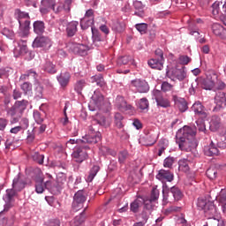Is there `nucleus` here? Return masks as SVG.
Segmentation results:
<instances>
[{
	"label": "nucleus",
	"instance_id": "37998d69",
	"mask_svg": "<svg viewBox=\"0 0 226 226\" xmlns=\"http://www.w3.org/2000/svg\"><path fill=\"white\" fill-rule=\"evenodd\" d=\"M94 23V19H90L87 18H83L80 20V27L81 29H87L88 27H91V25Z\"/></svg>",
	"mask_w": 226,
	"mask_h": 226
},
{
	"label": "nucleus",
	"instance_id": "39448f33",
	"mask_svg": "<svg viewBox=\"0 0 226 226\" xmlns=\"http://www.w3.org/2000/svg\"><path fill=\"white\" fill-rule=\"evenodd\" d=\"M87 200V193L86 192L79 190L74 194L72 207L75 211L83 207L84 202Z\"/></svg>",
	"mask_w": 226,
	"mask_h": 226
},
{
	"label": "nucleus",
	"instance_id": "864d4df0",
	"mask_svg": "<svg viewBox=\"0 0 226 226\" xmlns=\"http://www.w3.org/2000/svg\"><path fill=\"white\" fill-rule=\"evenodd\" d=\"M115 124L117 128H123V115L121 113L115 114Z\"/></svg>",
	"mask_w": 226,
	"mask_h": 226
},
{
	"label": "nucleus",
	"instance_id": "1a4fd4ad",
	"mask_svg": "<svg viewBox=\"0 0 226 226\" xmlns=\"http://www.w3.org/2000/svg\"><path fill=\"white\" fill-rule=\"evenodd\" d=\"M33 47L34 49H50L52 47V41L49 37L39 36L34 39Z\"/></svg>",
	"mask_w": 226,
	"mask_h": 226
},
{
	"label": "nucleus",
	"instance_id": "09e8293b",
	"mask_svg": "<svg viewBox=\"0 0 226 226\" xmlns=\"http://www.w3.org/2000/svg\"><path fill=\"white\" fill-rule=\"evenodd\" d=\"M217 199H218L220 205L222 207V211L225 213V211H226V193L221 192Z\"/></svg>",
	"mask_w": 226,
	"mask_h": 226
},
{
	"label": "nucleus",
	"instance_id": "5701e85b",
	"mask_svg": "<svg viewBox=\"0 0 226 226\" xmlns=\"http://www.w3.org/2000/svg\"><path fill=\"white\" fill-rule=\"evenodd\" d=\"M163 58H152L148 61V65L154 70H163Z\"/></svg>",
	"mask_w": 226,
	"mask_h": 226
},
{
	"label": "nucleus",
	"instance_id": "b1692460",
	"mask_svg": "<svg viewBox=\"0 0 226 226\" xmlns=\"http://www.w3.org/2000/svg\"><path fill=\"white\" fill-rule=\"evenodd\" d=\"M117 105L120 110H132V105L126 103L124 98L121 95H118L116 99Z\"/></svg>",
	"mask_w": 226,
	"mask_h": 226
},
{
	"label": "nucleus",
	"instance_id": "aec40b11",
	"mask_svg": "<svg viewBox=\"0 0 226 226\" xmlns=\"http://www.w3.org/2000/svg\"><path fill=\"white\" fill-rule=\"evenodd\" d=\"M56 4L55 0H41L40 11L41 13H49V10H54V6Z\"/></svg>",
	"mask_w": 226,
	"mask_h": 226
},
{
	"label": "nucleus",
	"instance_id": "13d9d810",
	"mask_svg": "<svg viewBox=\"0 0 226 226\" xmlns=\"http://www.w3.org/2000/svg\"><path fill=\"white\" fill-rule=\"evenodd\" d=\"M196 124L199 132H204V133H206L207 130H206V123L204 122V119L197 120Z\"/></svg>",
	"mask_w": 226,
	"mask_h": 226
},
{
	"label": "nucleus",
	"instance_id": "7ed1b4c3",
	"mask_svg": "<svg viewBox=\"0 0 226 226\" xmlns=\"http://www.w3.org/2000/svg\"><path fill=\"white\" fill-rule=\"evenodd\" d=\"M15 15H17L18 22L19 24V30L18 32L19 36H20V38H27V36H29V29H31L29 26H31L29 13L22 11L20 9H17L15 11Z\"/></svg>",
	"mask_w": 226,
	"mask_h": 226
},
{
	"label": "nucleus",
	"instance_id": "603ef678",
	"mask_svg": "<svg viewBox=\"0 0 226 226\" xmlns=\"http://www.w3.org/2000/svg\"><path fill=\"white\" fill-rule=\"evenodd\" d=\"M34 119L35 123H37V124H41V123H43L44 117L41 115V113H40V111L34 110Z\"/></svg>",
	"mask_w": 226,
	"mask_h": 226
},
{
	"label": "nucleus",
	"instance_id": "6ab92c4d",
	"mask_svg": "<svg viewBox=\"0 0 226 226\" xmlns=\"http://www.w3.org/2000/svg\"><path fill=\"white\" fill-rule=\"evenodd\" d=\"M212 31L215 36H219V38L226 40V29L222 25L215 23L212 26Z\"/></svg>",
	"mask_w": 226,
	"mask_h": 226
},
{
	"label": "nucleus",
	"instance_id": "a878e982",
	"mask_svg": "<svg viewBox=\"0 0 226 226\" xmlns=\"http://www.w3.org/2000/svg\"><path fill=\"white\" fill-rule=\"evenodd\" d=\"M103 100V95L100 92H94V95L92 96V102L94 103L97 109H102V106L104 103Z\"/></svg>",
	"mask_w": 226,
	"mask_h": 226
},
{
	"label": "nucleus",
	"instance_id": "72a5a7b5",
	"mask_svg": "<svg viewBox=\"0 0 226 226\" xmlns=\"http://www.w3.org/2000/svg\"><path fill=\"white\" fill-rule=\"evenodd\" d=\"M206 174L208 179H211L213 181L216 179V177H218V169H216L215 167H210L207 170Z\"/></svg>",
	"mask_w": 226,
	"mask_h": 226
},
{
	"label": "nucleus",
	"instance_id": "f8f14e48",
	"mask_svg": "<svg viewBox=\"0 0 226 226\" xmlns=\"http://www.w3.org/2000/svg\"><path fill=\"white\" fill-rule=\"evenodd\" d=\"M168 77L171 79L172 80L177 79V80H185L186 79V72H185V68L181 69H173L167 72Z\"/></svg>",
	"mask_w": 226,
	"mask_h": 226
},
{
	"label": "nucleus",
	"instance_id": "7c9ffc66",
	"mask_svg": "<svg viewBox=\"0 0 226 226\" xmlns=\"http://www.w3.org/2000/svg\"><path fill=\"white\" fill-rule=\"evenodd\" d=\"M205 154L207 156H218L220 151L215 147V144L211 143L209 147L205 148Z\"/></svg>",
	"mask_w": 226,
	"mask_h": 226
},
{
	"label": "nucleus",
	"instance_id": "f3484780",
	"mask_svg": "<svg viewBox=\"0 0 226 226\" xmlns=\"http://www.w3.org/2000/svg\"><path fill=\"white\" fill-rule=\"evenodd\" d=\"M209 124L211 132H218V130L223 126V124H222V118L218 116H213Z\"/></svg>",
	"mask_w": 226,
	"mask_h": 226
},
{
	"label": "nucleus",
	"instance_id": "774afa93",
	"mask_svg": "<svg viewBox=\"0 0 226 226\" xmlns=\"http://www.w3.org/2000/svg\"><path fill=\"white\" fill-rule=\"evenodd\" d=\"M131 59H132V56H121L120 58H118L117 64H128V63H130Z\"/></svg>",
	"mask_w": 226,
	"mask_h": 226
},
{
	"label": "nucleus",
	"instance_id": "4be33fe9",
	"mask_svg": "<svg viewBox=\"0 0 226 226\" xmlns=\"http://www.w3.org/2000/svg\"><path fill=\"white\" fill-rule=\"evenodd\" d=\"M77 27H79L78 21H72L68 23L66 27L67 36H69L70 38H72V36H75L78 31Z\"/></svg>",
	"mask_w": 226,
	"mask_h": 226
},
{
	"label": "nucleus",
	"instance_id": "a18cd8bd",
	"mask_svg": "<svg viewBox=\"0 0 226 226\" xmlns=\"http://www.w3.org/2000/svg\"><path fill=\"white\" fill-rule=\"evenodd\" d=\"M38 77V74H36V72L33 70L27 71L25 74L20 76V80H26V79H36Z\"/></svg>",
	"mask_w": 226,
	"mask_h": 226
},
{
	"label": "nucleus",
	"instance_id": "473e14b6",
	"mask_svg": "<svg viewBox=\"0 0 226 226\" xmlns=\"http://www.w3.org/2000/svg\"><path fill=\"white\" fill-rule=\"evenodd\" d=\"M85 212L86 208L79 215L75 216V218L71 222V226H80L81 223H84L86 221V216L84 215Z\"/></svg>",
	"mask_w": 226,
	"mask_h": 226
},
{
	"label": "nucleus",
	"instance_id": "2f4dec72",
	"mask_svg": "<svg viewBox=\"0 0 226 226\" xmlns=\"http://www.w3.org/2000/svg\"><path fill=\"white\" fill-rule=\"evenodd\" d=\"M178 170L181 172L190 171V161L186 159H181L178 161Z\"/></svg>",
	"mask_w": 226,
	"mask_h": 226
},
{
	"label": "nucleus",
	"instance_id": "412c9836",
	"mask_svg": "<svg viewBox=\"0 0 226 226\" xmlns=\"http://www.w3.org/2000/svg\"><path fill=\"white\" fill-rule=\"evenodd\" d=\"M145 146H154L156 140H158V136L156 132H147L145 137Z\"/></svg>",
	"mask_w": 226,
	"mask_h": 226
},
{
	"label": "nucleus",
	"instance_id": "c9c22d12",
	"mask_svg": "<svg viewBox=\"0 0 226 226\" xmlns=\"http://www.w3.org/2000/svg\"><path fill=\"white\" fill-rule=\"evenodd\" d=\"M111 27L113 31H117V33H123V31H124V23H122L119 20H115L112 21Z\"/></svg>",
	"mask_w": 226,
	"mask_h": 226
},
{
	"label": "nucleus",
	"instance_id": "a211bd4d",
	"mask_svg": "<svg viewBox=\"0 0 226 226\" xmlns=\"http://www.w3.org/2000/svg\"><path fill=\"white\" fill-rule=\"evenodd\" d=\"M162 188L163 202H165V204H167V202H175L176 199L174 198L172 190H169L167 184H164Z\"/></svg>",
	"mask_w": 226,
	"mask_h": 226
},
{
	"label": "nucleus",
	"instance_id": "6e6552de",
	"mask_svg": "<svg viewBox=\"0 0 226 226\" xmlns=\"http://www.w3.org/2000/svg\"><path fill=\"white\" fill-rule=\"evenodd\" d=\"M131 87H135L138 93H148L149 83L146 79H135L131 81Z\"/></svg>",
	"mask_w": 226,
	"mask_h": 226
},
{
	"label": "nucleus",
	"instance_id": "4c0bfd02",
	"mask_svg": "<svg viewBox=\"0 0 226 226\" xmlns=\"http://www.w3.org/2000/svg\"><path fill=\"white\" fill-rule=\"evenodd\" d=\"M35 192L36 193H43L45 192V185L43 184V178L35 179Z\"/></svg>",
	"mask_w": 226,
	"mask_h": 226
},
{
	"label": "nucleus",
	"instance_id": "a19ab883",
	"mask_svg": "<svg viewBox=\"0 0 226 226\" xmlns=\"http://www.w3.org/2000/svg\"><path fill=\"white\" fill-rule=\"evenodd\" d=\"M13 73V69L4 67L0 69V79H8Z\"/></svg>",
	"mask_w": 226,
	"mask_h": 226
},
{
	"label": "nucleus",
	"instance_id": "bb28decb",
	"mask_svg": "<svg viewBox=\"0 0 226 226\" xmlns=\"http://www.w3.org/2000/svg\"><path fill=\"white\" fill-rule=\"evenodd\" d=\"M70 79H72L70 72L61 73L60 76L57 77V80L62 87H66V86L70 84Z\"/></svg>",
	"mask_w": 226,
	"mask_h": 226
},
{
	"label": "nucleus",
	"instance_id": "9d476101",
	"mask_svg": "<svg viewBox=\"0 0 226 226\" xmlns=\"http://www.w3.org/2000/svg\"><path fill=\"white\" fill-rule=\"evenodd\" d=\"M70 50L74 54H79V56H87V50H89V47L84 44H79L76 42H70L68 46Z\"/></svg>",
	"mask_w": 226,
	"mask_h": 226
},
{
	"label": "nucleus",
	"instance_id": "9b49d317",
	"mask_svg": "<svg viewBox=\"0 0 226 226\" xmlns=\"http://www.w3.org/2000/svg\"><path fill=\"white\" fill-rule=\"evenodd\" d=\"M215 102L216 106L215 107L214 110L218 112L221 109H225L226 107V93L224 92H218L215 97Z\"/></svg>",
	"mask_w": 226,
	"mask_h": 226
},
{
	"label": "nucleus",
	"instance_id": "c03bdc74",
	"mask_svg": "<svg viewBox=\"0 0 226 226\" xmlns=\"http://www.w3.org/2000/svg\"><path fill=\"white\" fill-rule=\"evenodd\" d=\"M138 107L140 110H147L149 109V101L146 97L138 102Z\"/></svg>",
	"mask_w": 226,
	"mask_h": 226
},
{
	"label": "nucleus",
	"instance_id": "cd10ccee",
	"mask_svg": "<svg viewBox=\"0 0 226 226\" xmlns=\"http://www.w3.org/2000/svg\"><path fill=\"white\" fill-rule=\"evenodd\" d=\"M33 26L35 34H43L45 33V23L43 21L37 20L34 22Z\"/></svg>",
	"mask_w": 226,
	"mask_h": 226
},
{
	"label": "nucleus",
	"instance_id": "4468645a",
	"mask_svg": "<svg viewBox=\"0 0 226 226\" xmlns=\"http://www.w3.org/2000/svg\"><path fill=\"white\" fill-rule=\"evenodd\" d=\"M12 188L16 192H22L26 188V181L22 178V176L17 175L12 182Z\"/></svg>",
	"mask_w": 226,
	"mask_h": 226
},
{
	"label": "nucleus",
	"instance_id": "0e129e2a",
	"mask_svg": "<svg viewBox=\"0 0 226 226\" xmlns=\"http://www.w3.org/2000/svg\"><path fill=\"white\" fill-rule=\"evenodd\" d=\"M212 13L215 17L220 15V2H215L213 4Z\"/></svg>",
	"mask_w": 226,
	"mask_h": 226
},
{
	"label": "nucleus",
	"instance_id": "393cba45",
	"mask_svg": "<svg viewBox=\"0 0 226 226\" xmlns=\"http://www.w3.org/2000/svg\"><path fill=\"white\" fill-rule=\"evenodd\" d=\"M155 102L157 103V107H162V109H167L168 107H170V101H169V99L163 97L161 94H157L155 96Z\"/></svg>",
	"mask_w": 226,
	"mask_h": 226
},
{
	"label": "nucleus",
	"instance_id": "ddd939ff",
	"mask_svg": "<svg viewBox=\"0 0 226 226\" xmlns=\"http://www.w3.org/2000/svg\"><path fill=\"white\" fill-rule=\"evenodd\" d=\"M192 110L194 111L196 116H200V117H202V119H206L207 117V112H206V108H204V105L200 102H196L192 107Z\"/></svg>",
	"mask_w": 226,
	"mask_h": 226
},
{
	"label": "nucleus",
	"instance_id": "de8ad7c7",
	"mask_svg": "<svg viewBox=\"0 0 226 226\" xmlns=\"http://www.w3.org/2000/svg\"><path fill=\"white\" fill-rule=\"evenodd\" d=\"M181 211V207L170 206L164 209V215H174V213H179Z\"/></svg>",
	"mask_w": 226,
	"mask_h": 226
},
{
	"label": "nucleus",
	"instance_id": "0eeeda50",
	"mask_svg": "<svg viewBox=\"0 0 226 226\" xmlns=\"http://www.w3.org/2000/svg\"><path fill=\"white\" fill-rule=\"evenodd\" d=\"M100 140H102V133L94 132L93 127H90V132L82 138L81 142L86 144H98Z\"/></svg>",
	"mask_w": 226,
	"mask_h": 226
},
{
	"label": "nucleus",
	"instance_id": "f704fd0d",
	"mask_svg": "<svg viewBox=\"0 0 226 226\" xmlns=\"http://www.w3.org/2000/svg\"><path fill=\"white\" fill-rule=\"evenodd\" d=\"M98 172H100V166L98 165L93 166V168L90 170L87 181L88 183H91L94 179V177H96V174H98Z\"/></svg>",
	"mask_w": 226,
	"mask_h": 226
},
{
	"label": "nucleus",
	"instance_id": "20e7f679",
	"mask_svg": "<svg viewBox=\"0 0 226 226\" xmlns=\"http://www.w3.org/2000/svg\"><path fill=\"white\" fill-rule=\"evenodd\" d=\"M197 206L199 209L204 211L205 216L208 219L215 217L218 213L215 203L204 197L198 199Z\"/></svg>",
	"mask_w": 226,
	"mask_h": 226
},
{
	"label": "nucleus",
	"instance_id": "f03ea898",
	"mask_svg": "<svg viewBox=\"0 0 226 226\" xmlns=\"http://www.w3.org/2000/svg\"><path fill=\"white\" fill-rule=\"evenodd\" d=\"M29 102L26 100L17 101L14 105L7 109V115L11 117V124H15L20 121L24 110L27 109Z\"/></svg>",
	"mask_w": 226,
	"mask_h": 226
},
{
	"label": "nucleus",
	"instance_id": "6e6d98bb",
	"mask_svg": "<svg viewBox=\"0 0 226 226\" xmlns=\"http://www.w3.org/2000/svg\"><path fill=\"white\" fill-rule=\"evenodd\" d=\"M92 34H93L94 43H96V41H103V39L102 38V34H100L98 30H94V28L93 27H92Z\"/></svg>",
	"mask_w": 226,
	"mask_h": 226
},
{
	"label": "nucleus",
	"instance_id": "338daca9",
	"mask_svg": "<svg viewBox=\"0 0 226 226\" xmlns=\"http://www.w3.org/2000/svg\"><path fill=\"white\" fill-rule=\"evenodd\" d=\"M174 165V157H168L163 162V167L170 169Z\"/></svg>",
	"mask_w": 226,
	"mask_h": 226
},
{
	"label": "nucleus",
	"instance_id": "3c124183",
	"mask_svg": "<svg viewBox=\"0 0 226 226\" xmlns=\"http://www.w3.org/2000/svg\"><path fill=\"white\" fill-rule=\"evenodd\" d=\"M135 27L140 34H146L147 33V24L146 23L136 24Z\"/></svg>",
	"mask_w": 226,
	"mask_h": 226
},
{
	"label": "nucleus",
	"instance_id": "49530a36",
	"mask_svg": "<svg viewBox=\"0 0 226 226\" xmlns=\"http://www.w3.org/2000/svg\"><path fill=\"white\" fill-rule=\"evenodd\" d=\"M207 79H208V80L210 82H213V84H216L217 80H218V74H216V72L215 71H208L207 72Z\"/></svg>",
	"mask_w": 226,
	"mask_h": 226
},
{
	"label": "nucleus",
	"instance_id": "052dcab7",
	"mask_svg": "<svg viewBox=\"0 0 226 226\" xmlns=\"http://www.w3.org/2000/svg\"><path fill=\"white\" fill-rule=\"evenodd\" d=\"M19 126L23 132H26L29 128V119L23 117L19 122Z\"/></svg>",
	"mask_w": 226,
	"mask_h": 226
},
{
	"label": "nucleus",
	"instance_id": "f257e3e1",
	"mask_svg": "<svg viewBox=\"0 0 226 226\" xmlns=\"http://www.w3.org/2000/svg\"><path fill=\"white\" fill-rule=\"evenodd\" d=\"M197 135V128L191 126H184L182 129L178 130L176 134V142L178 144L180 151H185L190 153L196 149L199 144L195 136Z\"/></svg>",
	"mask_w": 226,
	"mask_h": 226
},
{
	"label": "nucleus",
	"instance_id": "5fc2aeb1",
	"mask_svg": "<svg viewBox=\"0 0 226 226\" xmlns=\"http://www.w3.org/2000/svg\"><path fill=\"white\" fill-rule=\"evenodd\" d=\"M17 193V191L15 189H8L6 191V199L8 202H12L13 201V198L15 197Z\"/></svg>",
	"mask_w": 226,
	"mask_h": 226
},
{
	"label": "nucleus",
	"instance_id": "c756f323",
	"mask_svg": "<svg viewBox=\"0 0 226 226\" xmlns=\"http://www.w3.org/2000/svg\"><path fill=\"white\" fill-rule=\"evenodd\" d=\"M16 52H19V56H24L27 54V41L21 40L18 42V48H16Z\"/></svg>",
	"mask_w": 226,
	"mask_h": 226
},
{
	"label": "nucleus",
	"instance_id": "2eb2a0df",
	"mask_svg": "<svg viewBox=\"0 0 226 226\" xmlns=\"http://www.w3.org/2000/svg\"><path fill=\"white\" fill-rule=\"evenodd\" d=\"M173 101L175 102V105H177L180 112H186V110H188V102H186V100H185V98H181L177 95H173Z\"/></svg>",
	"mask_w": 226,
	"mask_h": 226
},
{
	"label": "nucleus",
	"instance_id": "58836bf2",
	"mask_svg": "<svg viewBox=\"0 0 226 226\" xmlns=\"http://www.w3.org/2000/svg\"><path fill=\"white\" fill-rule=\"evenodd\" d=\"M86 84L87 83L85 79H79L76 81V83L74 84V91H76L78 94H82V89H84Z\"/></svg>",
	"mask_w": 226,
	"mask_h": 226
},
{
	"label": "nucleus",
	"instance_id": "680f3d73",
	"mask_svg": "<svg viewBox=\"0 0 226 226\" xmlns=\"http://www.w3.org/2000/svg\"><path fill=\"white\" fill-rule=\"evenodd\" d=\"M2 34H4V36H6V38H10V40H13L15 36V33H13L12 30H10L9 28H4L2 30Z\"/></svg>",
	"mask_w": 226,
	"mask_h": 226
},
{
	"label": "nucleus",
	"instance_id": "e433bc0d",
	"mask_svg": "<svg viewBox=\"0 0 226 226\" xmlns=\"http://www.w3.org/2000/svg\"><path fill=\"white\" fill-rule=\"evenodd\" d=\"M31 157L36 163H39V165H43V160H45V155L41 154L38 152H32Z\"/></svg>",
	"mask_w": 226,
	"mask_h": 226
},
{
	"label": "nucleus",
	"instance_id": "c85d7f7f",
	"mask_svg": "<svg viewBox=\"0 0 226 226\" xmlns=\"http://www.w3.org/2000/svg\"><path fill=\"white\" fill-rule=\"evenodd\" d=\"M144 205V200L143 199H136L134 201L131 203L130 210L132 213H139V209L142 207Z\"/></svg>",
	"mask_w": 226,
	"mask_h": 226
},
{
	"label": "nucleus",
	"instance_id": "dca6fc26",
	"mask_svg": "<svg viewBox=\"0 0 226 226\" xmlns=\"http://www.w3.org/2000/svg\"><path fill=\"white\" fill-rule=\"evenodd\" d=\"M156 179H159V181L162 182L168 181L169 183H171V181H174V174H172L169 170H161L156 175Z\"/></svg>",
	"mask_w": 226,
	"mask_h": 226
},
{
	"label": "nucleus",
	"instance_id": "bf43d9fd",
	"mask_svg": "<svg viewBox=\"0 0 226 226\" xmlns=\"http://www.w3.org/2000/svg\"><path fill=\"white\" fill-rule=\"evenodd\" d=\"M158 197H160V191H158V189L154 188L151 192L149 202H154V200H158Z\"/></svg>",
	"mask_w": 226,
	"mask_h": 226
},
{
	"label": "nucleus",
	"instance_id": "ea45409f",
	"mask_svg": "<svg viewBox=\"0 0 226 226\" xmlns=\"http://www.w3.org/2000/svg\"><path fill=\"white\" fill-rule=\"evenodd\" d=\"M200 86L203 89L209 90V91H211V89L215 87V85L213 84V82L207 78L200 80Z\"/></svg>",
	"mask_w": 226,
	"mask_h": 226
},
{
	"label": "nucleus",
	"instance_id": "e2e57ef3",
	"mask_svg": "<svg viewBox=\"0 0 226 226\" xmlns=\"http://www.w3.org/2000/svg\"><path fill=\"white\" fill-rule=\"evenodd\" d=\"M21 89L25 93V94H27V93H31L33 86L29 82H25L21 85Z\"/></svg>",
	"mask_w": 226,
	"mask_h": 226
},
{
	"label": "nucleus",
	"instance_id": "423d86ee",
	"mask_svg": "<svg viewBox=\"0 0 226 226\" xmlns=\"http://www.w3.org/2000/svg\"><path fill=\"white\" fill-rule=\"evenodd\" d=\"M87 149L89 147L83 146L76 148L72 153V158L77 163H82L85 160H87Z\"/></svg>",
	"mask_w": 226,
	"mask_h": 226
},
{
	"label": "nucleus",
	"instance_id": "79ce46f5",
	"mask_svg": "<svg viewBox=\"0 0 226 226\" xmlns=\"http://www.w3.org/2000/svg\"><path fill=\"white\" fill-rule=\"evenodd\" d=\"M170 190L175 200H181L183 199V192L179 187L173 186L170 188Z\"/></svg>",
	"mask_w": 226,
	"mask_h": 226
},
{
	"label": "nucleus",
	"instance_id": "4d7b16f0",
	"mask_svg": "<svg viewBox=\"0 0 226 226\" xmlns=\"http://www.w3.org/2000/svg\"><path fill=\"white\" fill-rule=\"evenodd\" d=\"M56 183L59 186H63L66 183V174L59 173L56 177Z\"/></svg>",
	"mask_w": 226,
	"mask_h": 226
},
{
	"label": "nucleus",
	"instance_id": "69168bd1",
	"mask_svg": "<svg viewBox=\"0 0 226 226\" xmlns=\"http://www.w3.org/2000/svg\"><path fill=\"white\" fill-rule=\"evenodd\" d=\"M97 86H99L100 87H103V86H105V79H103V76L102 75H96L94 77Z\"/></svg>",
	"mask_w": 226,
	"mask_h": 226
},
{
	"label": "nucleus",
	"instance_id": "8fccbe9b",
	"mask_svg": "<svg viewBox=\"0 0 226 226\" xmlns=\"http://www.w3.org/2000/svg\"><path fill=\"white\" fill-rule=\"evenodd\" d=\"M44 72H47L48 73H56V65L51 62H47L44 65Z\"/></svg>",
	"mask_w": 226,
	"mask_h": 226
}]
</instances>
